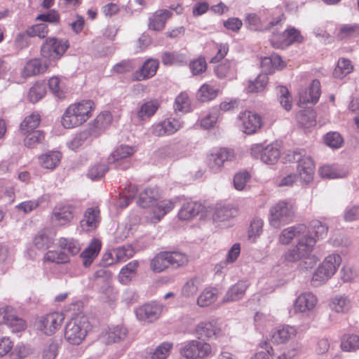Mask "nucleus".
<instances>
[{
	"mask_svg": "<svg viewBox=\"0 0 359 359\" xmlns=\"http://www.w3.org/2000/svg\"><path fill=\"white\" fill-rule=\"evenodd\" d=\"M137 205L142 208H151V212L146 216L151 223H158L162 218L175 207L172 200L156 201V193L151 188L145 189L140 193Z\"/></svg>",
	"mask_w": 359,
	"mask_h": 359,
	"instance_id": "nucleus-1",
	"label": "nucleus"
},
{
	"mask_svg": "<svg viewBox=\"0 0 359 359\" xmlns=\"http://www.w3.org/2000/svg\"><path fill=\"white\" fill-rule=\"evenodd\" d=\"M316 243V240L313 237L304 236L294 248L285 252V259L290 262L302 260L300 263L302 269H311L317 262L316 256L311 255Z\"/></svg>",
	"mask_w": 359,
	"mask_h": 359,
	"instance_id": "nucleus-2",
	"label": "nucleus"
},
{
	"mask_svg": "<svg viewBox=\"0 0 359 359\" xmlns=\"http://www.w3.org/2000/svg\"><path fill=\"white\" fill-rule=\"evenodd\" d=\"M95 103L90 100H84L70 104L62 117V125L65 128H73L81 126L93 115Z\"/></svg>",
	"mask_w": 359,
	"mask_h": 359,
	"instance_id": "nucleus-3",
	"label": "nucleus"
},
{
	"mask_svg": "<svg viewBox=\"0 0 359 359\" xmlns=\"http://www.w3.org/2000/svg\"><path fill=\"white\" fill-rule=\"evenodd\" d=\"M341 261V256L337 253L326 256L313 274L311 278L313 285L317 287L330 279L338 270Z\"/></svg>",
	"mask_w": 359,
	"mask_h": 359,
	"instance_id": "nucleus-4",
	"label": "nucleus"
},
{
	"mask_svg": "<svg viewBox=\"0 0 359 359\" xmlns=\"http://www.w3.org/2000/svg\"><path fill=\"white\" fill-rule=\"evenodd\" d=\"M286 159L297 163L298 175L304 183L308 184L313 180L315 165L305 150L289 151L286 154Z\"/></svg>",
	"mask_w": 359,
	"mask_h": 359,
	"instance_id": "nucleus-5",
	"label": "nucleus"
},
{
	"mask_svg": "<svg viewBox=\"0 0 359 359\" xmlns=\"http://www.w3.org/2000/svg\"><path fill=\"white\" fill-rule=\"evenodd\" d=\"M69 46V44L67 40L56 38L47 39L41 46V57L43 60H46L52 67H54Z\"/></svg>",
	"mask_w": 359,
	"mask_h": 359,
	"instance_id": "nucleus-6",
	"label": "nucleus"
},
{
	"mask_svg": "<svg viewBox=\"0 0 359 359\" xmlns=\"http://www.w3.org/2000/svg\"><path fill=\"white\" fill-rule=\"evenodd\" d=\"M269 212L270 224L278 229L292 221L294 209L290 202L281 201L273 205Z\"/></svg>",
	"mask_w": 359,
	"mask_h": 359,
	"instance_id": "nucleus-7",
	"label": "nucleus"
},
{
	"mask_svg": "<svg viewBox=\"0 0 359 359\" xmlns=\"http://www.w3.org/2000/svg\"><path fill=\"white\" fill-rule=\"evenodd\" d=\"M88 327L86 317L72 319L65 327V337L71 344L79 345L84 339Z\"/></svg>",
	"mask_w": 359,
	"mask_h": 359,
	"instance_id": "nucleus-8",
	"label": "nucleus"
},
{
	"mask_svg": "<svg viewBox=\"0 0 359 359\" xmlns=\"http://www.w3.org/2000/svg\"><path fill=\"white\" fill-rule=\"evenodd\" d=\"M136 151L135 147L121 144L109 155L108 163L114 165L117 169L127 170L132 165L130 158Z\"/></svg>",
	"mask_w": 359,
	"mask_h": 359,
	"instance_id": "nucleus-9",
	"label": "nucleus"
},
{
	"mask_svg": "<svg viewBox=\"0 0 359 359\" xmlns=\"http://www.w3.org/2000/svg\"><path fill=\"white\" fill-rule=\"evenodd\" d=\"M235 154L233 150L226 148L214 149L208 155V167L212 173L220 172L225 163L233 161Z\"/></svg>",
	"mask_w": 359,
	"mask_h": 359,
	"instance_id": "nucleus-10",
	"label": "nucleus"
},
{
	"mask_svg": "<svg viewBox=\"0 0 359 359\" xmlns=\"http://www.w3.org/2000/svg\"><path fill=\"white\" fill-rule=\"evenodd\" d=\"M252 156L260 159L266 164H274L280 157V151L278 144H271L264 147L262 144H255L250 147Z\"/></svg>",
	"mask_w": 359,
	"mask_h": 359,
	"instance_id": "nucleus-11",
	"label": "nucleus"
},
{
	"mask_svg": "<svg viewBox=\"0 0 359 359\" xmlns=\"http://www.w3.org/2000/svg\"><path fill=\"white\" fill-rule=\"evenodd\" d=\"M164 308L163 304L154 301L140 306L135 312L139 320L152 323L161 316Z\"/></svg>",
	"mask_w": 359,
	"mask_h": 359,
	"instance_id": "nucleus-12",
	"label": "nucleus"
},
{
	"mask_svg": "<svg viewBox=\"0 0 359 359\" xmlns=\"http://www.w3.org/2000/svg\"><path fill=\"white\" fill-rule=\"evenodd\" d=\"M75 210L74 203L65 202L57 204L53 210L51 219L58 225H66L74 218Z\"/></svg>",
	"mask_w": 359,
	"mask_h": 359,
	"instance_id": "nucleus-13",
	"label": "nucleus"
},
{
	"mask_svg": "<svg viewBox=\"0 0 359 359\" xmlns=\"http://www.w3.org/2000/svg\"><path fill=\"white\" fill-rule=\"evenodd\" d=\"M238 121L241 129L248 135L256 133L263 125L259 115L248 111L240 113Z\"/></svg>",
	"mask_w": 359,
	"mask_h": 359,
	"instance_id": "nucleus-14",
	"label": "nucleus"
},
{
	"mask_svg": "<svg viewBox=\"0 0 359 359\" xmlns=\"http://www.w3.org/2000/svg\"><path fill=\"white\" fill-rule=\"evenodd\" d=\"M65 317L61 313H50L40 318L37 327L45 334L51 335L60 327Z\"/></svg>",
	"mask_w": 359,
	"mask_h": 359,
	"instance_id": "nucleus-15",
	"label": "nucleus"
},
{
	"mask_svg": "<svg viewBox=\"0 0 359 359\" xmlns=\"http://www.w3.org/2000/svg\"><path fill=\"white\" fill-rule=\"evenodd\" d=\"M182 126V124L179 119L169 117L153 124L151 133L157 137L170 135L175 133Z\"/></svg>",
	"mask_w": 359,
	"mask_h": 359,
	"instance_id": "nucleus-16",
	"label": "nucleus"
},
{
	"mask_svg": "<svg viewBox=\"0 0 359 359\" xmlns=\"http://www.w3.org/2000/svg\"><path fill=\"white\" fill-rule=\"evenodd\" d=\"M196 333L200 338H217L224 333L221 325L215 320L203 321L196 327Z\"/></svg>",
	"mask_w": 359,
	"mask_h": 359,
	"instance_id": "nucleus-17",
	"label": "nucleus"
},
{
	"mask_svg": "<svg viewBox=\"0 0 359 359\" xmlns=\"http://www.w3.org/2000/svg\"><path fill=\"white\" fill-rule=\"evenodd\" d=\"M101 221L100 211L98 207H90L83 212L80 221L81 228L86 231L95 229Z\"/></svg>",
	"mask_w": 359,
	"mask_h": 359,
	"instance_id": "nucleus-18",
	"label": "nucleus"
},
{
	"mask_svg": "<svg viewBox=\"0 0 359 359\" xmlns=\"http://www.w3.org/2000/svg\"><path fill=\"white\" fill-rule=\"evenodd\" d=\"M318 303V299L310 292L300 294L294 302L295 313H307L313 311Z\"/></svg>",
	"mask_w": 359,
	"mask_h": 359,
	"instance_id": "nucleus-19",
	"label": "nucleus"
},
{
	"mask_svg": "<svg viewBox=\"0 0 359 359\" xmlns=\"http://www.w3.org/2000/svg\"><path fill=\"white\" fill-rule=\"evenodd\" d=\"M297 334V330L295 327L284 325L272 332L270 337L273 344H281L294 339Z\"/></svg>",
	"mask_w": 359,
	"mask_h": 359,
	"instance_id": "nucleus-20",
	"label": "nucleus"
},
{
	"mask_svg": "<svg viewBox=\"0 0 359 359\" xmlns=\"http://www.w3.org/2000/svg\"><path fill=\"white\" fill-rule=\"evenodd\" d=\"M44 60L43 62L38 58L29 60L21 72L22 76L27 78L44 73L49 67H52L46 60Z\"/></svg>",
	"mask_w": 359,
	"mask_h": 359,
	"instance_id": "nucleus-21",
	"label": "nucleus"
},
{
	"mask_svg": "<svg viewBox=\"0 0 359 359\" xmlns=\"http://www.w3.org/2000/svg\"><path fill=\"white\" fill-rule=\"evenodd\" d=\"M249 287L247 280H240L231 286L222 298L223 303H230L243 299Z\"/></svg>",
	"mask_w": 359,
	"mask_h": 359,
	"instance_id": "nucleus-22",
	"label": "nucleus"
},
{
	"mask_svg": "<svg viewBox=\"0 0 359 359\" xmlns=\"http://www.w3.org/2000/svg\"><path fill=\"white\" fill-rule=\"evenodd\" d=\"M62 158V154L60 151L51 150L39 156L38 160L41 168L53 170L59 165Z\"/></svg>",
	"mask_w": 359,
	"mask_h": 359,
	"instance_id": "nucleus-23",
	"label": "nucleus"
},
{
	"mask_svg": "<svg viewBox=\"0 0 359 359\" xmlns=\"http://www.w3.org/2000/svg\"><path fill=\"white\" fill-rule=\"evenodd\" d=\"M320 83L318 80L312 81L308 88L299 93V101L302 103H316L320 97Z\"/></svg>",
	"mask_w": 359,
	"mask_h": 359,
	"instance_id": "nucleus-24",
	"label": "nucleus"
},
{
	"mask_svg": "<svg viewBox=\"0 0 359 359\" xmlns=\"http://www.w3.org/2000/svg\"><path fill=\"white\" fill-rule=\"evenodd\" d=\"M102 247L100 240L93 238L88 247L81 253L80 257L82 259L83 265L88 267L98 255Z\"/></svg>",
	"mask_w": 359,
	"mask_h": 359,
	"instance_id": "nucleus-25",
	"label": "nucleus"
},
{
	"mask_svg": "<svg viewBox=\"0 0 359 359\" xmlns=\"http://www.w3.org/2000/svg\"><path fill=\"white\" fill-rule=\"evenodd\" d=\"M158 67V61L154 59H148L142 67L134 72L133 79L136 81H143L154 76Z\"/></svg>",
	"mask_w": 359,
	"mask_h": 359,
	"instance_id": "nucleus-26",
	"label": "nucleus"
},
{
	"mask_svg": "<svg viewBox=\"0 0 359 359\" xmlns=\"http://www.w3.org/2000/svg\"><path fill=\"white\" fill-rule=\"evenodd\" d=\"M329 305L332 311L339 313H346L351 310L352 302L345 294H337L330 299Z\"/></svg>",
	"mask_w": 359,
	"mask_h": 359,
	"instance_id": "nucleus-27",
	"label": "nucleus"
},
{
	"mask_svg": "<svg viewBox=\"0 0 359 359\" xmlns=\"http://www.w3.org/2000/svg\"><path fill=\"white\" fill-rule=\"evenodd\" d=\"M260 66L262 72L267 75V74H271L276 69H282L284 64L278 55L272 54L261 58Z\"/></svg>",
	"mask_w": 359,
	"mask_h": 359,
	"instance_id": "nucleus-28",
	"label": "nucleus"
},
{
	"mask_svg": "<svg viewBox=\"0 0 359 359\" xmlns=\"http://www.w3.org/2000/svg\"><path fill=\"white\" fill-rule=\"evenodd\" d=\"M139 266L137 260H133L125 265L118 273V281L123 285L128 284L135 277Z\"/></svg>",
	"mask_w": 359,
	"mask_h": 359,
	"instance_id": "nucleus-29",
	"label": "nucleus"
},
{
	"mask_svg": "<svg viewBox=\"0 0 359 359\" xmlns=\"http://www.w3.org/2000/svg\"><path fill=\"white\" fill-rule=\"evenodd\" d=\"M172 15V13L168 10L157 11L151 17L149 18V27L154 31H160L165 27L166 20Z\"/></svg>",
	"mask_w": 359,
	"mask_h": 359,
	"instance_id": "nucleus-30",
	"label": "nucleus"
},
{
	"mask_svg": "<svg viewBox=\"0 0 359 359\" xmlns=\"http://www.w3.org/2000/svg\"><path fill=\"white\" fill-rule=\"evenodd\" d=\"M215 73L219 79L234 78L236 74V64L234 61L225 60L215 67Z\"/></svg>",
	"mask_w": 359,
	"mask_h": 359,
	"instance_id": "nucleus-31",
	"label": "nucleus"
},
{
	"mask_svg": "<svg viewBox=\"0 0 359 359\" xmlns=\"http://www.w3.org/2000/svg\"><path fill=\"white\" fill-rule=\"evenodd\" d=\"M306 230V226L304 224H298L297 226H290L283 229L280 236L279 241L283 245L289 244L292 239L304 233Z\"/></svg>",
	"mask_w": 359,
	"mask_h": 359,
	"instance_id": "nucleus-32",
	"label": "nucleus"
},
{
	"mask_svg": "<svg viewBox=\"0 0 359 359\" xmlns=\"http://www.w3.org/2000/svg\"><path fill=\"white\" fill-rule=\"evenodd\" d=\"M159 107V102L156 100H152L144 102L137 112V118L143 121L155 114Z\"/></svg>",
	"mask_w": 359,
	"mask_h": 359,
	"instance_id": "nucleus-33",
	"label": "nucleus"
},
{
	"mask_svg": "<svg viewBox=\"0 0 359 359\" xmlns=\"http://www.w3.org/2000/svg\"><path fill=\"white\" fill-rule=\"evenodd\" d=\"M40 123V116L39 114L32 113L26 116L20 126V131L22 135L36 131V128Z\"/></svg>",
	"mask_w": 359,
	"mask_h": 359,
	"instance_id": "nucleus-34",
	"label": "nucleus"
},
{
	"mask_svg": "<svg viewBox=\"0 0 359 359\" xmlns=\"http://www.w3.org/2000/svg\"><path fill=\"white\" fill-rule=\"evenodd\" d=\"M319 175L324 178L335 179L345 177L348 172L337 166L323 165L318 170Z\"/></svg>",
	"mask_w": 359,
	"mask_h": 359,
	"instance_id": "nucleus-35",
	"label": "nucleus"
},
{
	"mask_svg": "<svg viewBox=\"0 0 359 359\" xmlns=\"http://www.w3.org/2000/svg\"><path fill=\"white\" fill-rule=\"evenodd\" d=\"M201 210V205L196 202H187L183 204L178 212V217L182 220L189 219L197 215Z\"/></svg>",
	"mask_w": 359,
	"mask_h": 359,
	"instance_id": "nucleus-36",
	"label": "nucleus"
},
{
	"mask_svg": "<svg viewBox=\"0 0 359 359\" xmlns=\"http://www.w3.org/2000/svg\"><path fill=\"white\" fill-rule=\"evenodd\" d=\"M353 66L351 60L346 58H340L334 69L333 75L335 78L341 79L351 73Z\"/></svg>",
	"mask_w": 359,
	"mask_h": 359,
	"instance_id": "nucleus-37",
	"label": "nucleus"
},
{
	"mask_svg": "<svg viewBox=\"0 0 359 359\" xmlns=\"http://www.w3.org/2000/svg\"><path fill=\"white\" fill-rule=\"evenodd\" d=\"M48 32V26L44 23H40L34 25L30 27H29L25 32L20 33L17 36V41L20 39L22 38L25 34L29 36H39V38H44L46 36Z\"/></svg>",
	"mask_w": 359,
	"mask_h": 359,
	"instance_id": "nucleus-38",
	"label": "nucleus"
},
{
	"mask_svg": "<svg viewBox=\"0 0 359 359\" xmlns=\"http://www.w3.org/2000/svg\"><path fill=\"white\" fill-rule=\"evenodd\" d=\"M341 348L344 351L351 352L359 349V336L354 334H344L341 338Z\"/></svg>",
	"mask_w": 359,
	"mask_h": 359,
	"instance_id": "nucleus-39",
	"label": "nucleus"
},
{
	"mask_svg": "<svg viewBox=\"0 0 359 359\" xmlns=\"http://www.w3.org/2000/svg\"><path fill=\"white\" fill-rule=\"evenodd\" d=\"M53 242V238L48 234L46 230L39 231L34 238V244L36 248L42 250L49 248Z\"/></svg>",
	"mask_w": 359,
	"mask_h": 359,
	"instance_id": "nucleus-40",
	"label": "nucleus"
},
{
	"mask_svg": "<svg viewBox=\"0 0 359 359\" xmlns=\"http://www.w3.org/2000/svg\"><path fill=\"white\" fill-rule=\"evenodd\" d=\"M269 81L266 74H260L254 81H250L246 90L248 93H259L263 91Z\"/></svg>",
	"mask_w": 359,
	"mask_h": 359,
	"instance_id": "nucleus-41",
	"label": "nucleus"
},
{
	"mask_svg": "<svg viewBox=\"0 0 359 359\" xmlns=\"http://www.w3.org/2000/svg\"><path fill=\"white\" fill-rule=\"evenodd\" d=\"M137 192V188L135 185L129 184H128L120 194V198L118 200V205L121 208L127 207L131 201L133 200Z\"/></svg>",
	"mask_w": 359,
	"mask_h": 359,
	"instance_id": "nucleus-42",
	"label": "nucleus"
},
{
	"mask_svg": "<svg viewBox=\"0 0 359 359\" xmlns=\"http://www.w3.org/2000/svg\"><path fill=\"white\" fill-rule=\"evenodd\" d=\"M58 246L62 250L67 251L70 255H76L81 250L78 241L73 238H60L58 241Z\"/></svg>",
	"mask_w": 359,
	"mask_h": 359,
	"instance_id": "nucleus-43",
	"label": "nucleus"
},
{
	"mask_svg": "<svg viewBox=\"0 0 359 359\" xmlns=\"http://www.w3.org/2000/svg\"><path fill=\"white\" fill-rule=\"evenodd\" d=\"M69 259V255L62 250H49L43 257L44 262L56 264H65Z\"/></svg>",
	"mask_w": 359,
	"mask_h": 359,
	"instance_id": "nucleus-44",
	"label": "nucleus"
},
{
	"mask_svg": "<svg viewBox=\"0 0 359 359\" xmlns=\"http://www.w3.org/2000/svg\"><path fill=\"white\" fill-rule=\"evenodd\" d=\"M217 299V292L215 289L206 288L198 296L197 304L200 307L208 306Z\"/></svg>",
	"mask_w": 359,
	"mask_h": 359,
	"instance_id": "nucleus-45",
	"label": "nucleus"
},
{
	"mask_svg": "<svg viewBox=\"0 0 359 359\" xmlns=\"http://www.w3.org/2000/svg\"><path fill=\"white\" fill-rule=\"evenodd\" d=\"M196 359H208L212 355V346L207 342L194 339Z\"/></svg>",
	"mask_w": 359,
	"mask_h": 359,
	"instance_id": "nucleus-46",
	"label": "nucleus"
},
{
	"mask_svg": "<svg viewBox=\"0 0 359 359\" xmlns=\"http://www.w3.org/2000/svg\"><path fill=\"white\" fill-rule=\"evenodd\" d=\"M128 330L123 326L116 325L109 328L107 333V343H115L123 340L127 335Z\"/></svg>",
	"mask_w": 359,
	"mask_h": 359,
	"instance_id": "nucleus-47",
	"label": "nucleus"
},
{
	"mask_svg": "<svg viewBox=\"0 0 359 359\" xmlns=\"http://www.w3.org/2000/svg\"><path fill=\"white\" fill-rule=\"evenodd\" d=\"M167 252H161L156 255L151 262V269L154 272H161L169 266L168 256L165 255Z\"/></svg>",
	"mask_w": 359,
	"mask_h": 359,
	"instance_id": "nucleus-48",
	"label": "nucleus"
},
{
	"mask_svg": "<svg viewBox=\"0 0 359 359\" xmlns=\"http://www.w3.org/2000/svg\"><path fill=\"white\" fill-rule=\"evenodd\" d=\"M24 135L25 136L24 144L28 148L36 147L39 144L43 143L45 140V135L41 130L33 131Z\"/></svg>",
	"mask_w": 359,
	"mask_h": 359,
	"instance_id": "nucleus-49",
	"label": "nucleus"
},
{
	"mask_svg": "<svg viewBox=\"0 0 359 359\" xmlns=\"http://www.w3.org/2000/svg\"><path fill=\"white\" fill-rule=\"evenodd\" d=\"M218 94V90L210 84H203L197 92V97L201 102H207L215 99Z\"/></svg>",
	"mask_w": 359,
	"mask_h": 359,
	"instance_id": "nucleus-50",
	"label": "nucleus"
},
{
	"mask_svg": "<svg viewBox=\"0 0 359 359\" xmlns=\"http://www.w3.org/2000/svg\"><path fill=\"white\" fill-rule=\"evenodd\" d=\"M309 231L314 234L317 239H323L327 236L328 226L320 220H313L310 223Z\"/></svg>",
	"mask_w": 359,
	"mask_h": 359,
	"instance_id": "nucleus-51",
	"label": "nucleus"
},
{
	"mask_svg": "<svg viewBox=\"0 0 359 359\" xmlns=\"http://www.w3.org/2000/svg\"><path fill=\"white\" fill-rule=\"evenodd\" d=\"M235 210L232 208L219 206L217 207L213 214L212 219L215 223H220L229 220L233 217Z\"/></svg>",
	"mask_w": 359,
	"mask_h": 359,
	"instance_id": "nucleus-52",
	"label": "nucleus"
},
{
	"mask_svg": "<svg viewBox=\"0 0 359 359\" xmlns=\"http://www.w3.org/2000/svg\"><path fill=\"white\" fill-rule=\"evenodd\" d=\"M46 93L45 85L42 83L36 82L29 89L27 97L30 102L34 103L40 100Z\"/></svg>",
	"mask_w": 359,
	"mask_h": 359,
	"instance_id": "nucleus-53",
	"label": "nucleus"
},
{
	"mask_svg": "<svg viewBox=\"0 0 359 359\" xmlns=\"http://www.w3.org/2000/svg\"><path fill=\"white\" fill-rule=\"evenodd\" d=\"M161 60L165 65H182L186 61V57L181 53L166 52L162 55Z\"/></svg>",
	"mask_w": 359,
	"mask_h": 359,
	"instance_id": "nucleus-54",
	"label": "nucleus"
},
{
	"mask_svg": "<svg viewBox=\"0 0 359 359\" xmlns=\"http://www.w3.org/2000/svg\"><path fill=\"white\" fill-rule=\"evenodd\" d=\"M165 255L168 256L169 266L173 268L182 266L188 262L187 255L180 252H167Z\"/></svg>",
	"mask_w": 359,
	"mask_h": 359,
	"instance_id": "nucleus-55",
	"label": "nucleus"
},
{
	"mask_svg": "<svg viewBox=\"0 0 359 359\" xmlns=\"http://www.w3.org/2000/svg\"><path fill=\"white\" fill-rule=\"evenodd\" d=\"M247 23L250 29L255 31H266L269 27L265 26V19L262 20L257 14H248L246 17Z\"/></svg>",
	"mask_w": 359,
	"mask_h": 359,
	"instance_id": "nucleus-56",
	"label": "nucleus"
},
{
	"mask_svg": "<svg viewBox=\"0 0 359 359\" xmlns=\"http://www.w3.org/2000/svg\"><path fill=\"white\" fill-rule=\"evenodd\" d=\"M112 116L109 111L100 113L93 122L94 127L99 131H103L107 128L111 123Z\"/></svg>",
	"mask_w": 359,
	"mask_h": 359,
	"instance_id": "nucleus-57",
	"label": "nucleus"
},
{
	"mask_svg": "<svg viewBox=\"0 0 359 359\" xmlns=\"http://www.w3.org/2000/svg\"><path fill=\"white\" fill-rule=\"evenodd\" d=\"M278 95L279 102L281 106L286 111H290L292 109V98L287 88L282 86H278Z\"/></svg>",
	"mask_w": 359,
	"mask_h": 359,
	"instance_id": "nucleus-58",
	"label": "nucleus"
},
{
	"mask_svg": "<svg viewBox=\"0 0 359 359\" xmlns=\"http://www.w3.org/2000/svg\"><path fill=\"white\" fill-rule=\"evenodd\" d=\"M173 107L175 111L188 112L191 107L188 95L186 93H181L175 98Z\"/></svg>",
	"mask_w": 359,
	"mask_h": 359,
	"instance_id": "nucleus-59",
	"label": "nucleus"
},
{
	"mask_svg": "<svg viewBox=\"0 0 359 359\" xmlns=\"http://www.w3.org/2000/svg\"><path fill=\"white\" fill-rule=\"evenodd\" d=\"M299 125L305 128H309L316 125L313 113L309 110L301 111L297 116Z\"/></svg>",
	"mask_w": 359,
	"mask_h": 359,
	"instance_id": "nucleus-60",
	"label": "nucleus"
},
{
	"mask_svg": "<svg viewBox=\"0 0 359 359\" xmlns=\"http://www.w3.org/2000/svg\"><path fill=\"white\" fill-rule=\"evenodd\" d=\"M89 133L86 130L78 133L67 143V147L70 149L76 151L87 141Z\"/></svg>",
	"mask_w": 359,
	"mask_h": 359,
	"instance_id": "nucleus-61",
	"label": "nucleus"
},
{
	"mask_svg": "<svg viewBox=\"0 0 359 359\" xmlns=\"http://www.w3.org/2000/svg\"><path fill=\"white\" fill-rule=\"evenodd\" d=\"M263 224L262 219L257 217L252 220L248 230V238L250 240L255 241L262 234L263 231Z\"/></svg>",
	"mask_w": 359,
	"mask_h": 359,
	"instance_id": "nucleus-62",
	"label": "nucleus"
},
{
	"mask_svg": "<svg viewBox=\"0 0 359 359\" xmlns=\"http://www.w3.org/2000/svg\"><path fill=\"white\" fill-rule=\"evenodd\" d=\"M179 352L180 355L186 359H196L194 340L182 343L180 347Z\"/></svg>",
	"mask_w": 359,
	"mask_h": 359,
	"instance_id": "nucleus-63",
	"label": "nucleus"
},
{
	"mask_svg": "<svg viewBox=\"0 0 359 359\" xmlns=\"http://www.w3.org/2000/svg\"><path fill=\"white\" fill-rule=\"evenodd\" d=\"M114 253L116 256V261L126 262L134 255L135 250L132 245H126L116 248L114 250Z\"/></svg>",
	"mask_w": 359,
	"mask_h": 359,
	"instance_id": "nucleus-64",
	"label": "nucleus"
}]
</instances>
